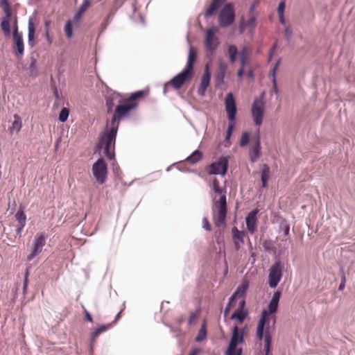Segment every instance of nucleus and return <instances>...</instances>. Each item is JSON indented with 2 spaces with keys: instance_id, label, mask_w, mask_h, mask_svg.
<instances>
[{
  "instance_id": "obj_1",
  "label": "nucleus",
  "mask_w": 355,
  "mask_h": 355,
  "mask_svg": "<svg viewBox=\"0 0 355 355\" xmlns=\"http://www.w3.org/2000/svg\"><path fill=\"white\" fill-rule=\"evenodd\" d=\"M210 188L216 194L220 196L217 201L214 200L212 209L214 212L216 211L218 223L223 225L225 223L227 212L225 189L220 187V182L216 178L212 180Z\"/></svg>"
},
{
  "instance_id": "obj_2",
  "label": "nucleus",
  "mask_w": 355,
  "mask_h": 355,
  "mask_svg": "<svg viewBox=\"0 0 355 355\" xmlns=\"http://www.w3.org/2000/svg\"><path fill=\"white\" fill-rule=\"evenodd\" d=\"M271 311V309H263L261 312V317L259 320L257 327V337L259 340H264V351L265 355H270L271 352L272 336L270 334L268 327H266L268 322L269 315L275 313Z\"/></svg>"
},
{
  "instance_id": "obj_3",
  "label": "nucleus",
  "mask_w": 355,
  "mask_h": 355,
  "mask_svg": "<svg viewBox=\"0 0 355 355\" xmlns=\"http://www.w3.org/2000/svg\"><path fill=\"white\" fill-rule=\"evenodd\" d=\"M137 107V104H130L125 99L119 98L111 119L112 126L119 125V122L124 119V118L129 116L130 112Z\"/></svg>"
},
{
  "instance_id": "obj_4",
  "label": "nucleus",
  "mask_w": 355,
  "mask_h": 355,
  "mask_svg": "<svg viewBox=\"0 0 355 355\" xmlns=\"http://www.w3.org/2000/svg\"><path fill=\"white\" fill-rule=\"evenodd\" d=\"M118 129V125H114L111 126L109 130L107 129L101 133L96 148L98 149H101L103 146L105 148L107 147L114 149Z\"/></svg>"
},
{
  "instance_id": "obj_5",
  "label": "nucleus",
  "mask_w": 355,
  "mask_h": 355,
  "mask_svg": "<svg viewBox=\"0 0 355 355\" xmlns=\"http://www.w3.org/2000/svg\"><path fill=\"white\" fill-rule=\"evenodd\" d=\"M284 265L279 259L275 260L268 272V285L270 288H275L283 276Z\"/></svg>"
},
{
  "instance_id": "obj_6",
  "label": "nucleus",
  "mask_w": 355,
  "mask_h": 355,
  "mask_svg": "<svg viewBox=\"0 0 355 355\" xmlns=\"http://www.w3.org/2000/svg\"><path fill=\"white\" fill-rule=\"evenodd\" d=\"M92 171L99 184H104L107 178L108 168L103 158L98 159L92 165Z\"/></svg>"
},
{
  "instance_id": "obj_7",
  "label": "nucleus",
  "mask_w": 355,
  "mask_h": 355,
  "mask_svg": "<svg viewBox=\"0 0 355 355\" xmlns=\"http://www.w3.org/2000/svg\"><path fill=\"white\" fill-rule=\"evenodd\" d=\"M235 20V10L232 3H226L218 15V23L220 27L225 28L232 25Z\"/></svg>"
},
{
  "instance_id": "obj_8",
  "label": "nucleus",
  "mask_w": 355,
  "mask_h": 355,
  "mask_svg": "<svg viewBox=\"0 0 355 355\" xmlns=\"http://www.w3.org/2000/svg\"><path fill=\"white\" fill-rule=\"evenodd\" d=\"M209 175L225 176L228 171L229 160L228 157L221 156L217 161L211 163L209 165Z\"/></svg>"
},
{
  "instance_id": "obj_9",
  "label": "nucleus",
  "mask_w": 355,
  "mask_h": 355,
  "mask_svg": "<svg viewBox=\"0 0 355 355\" xmlns=\"http://www.w3.org/2000/svg\"><path fill=\"white\" fill-rule=\"evenodd\" d=\"M263 93L259 98H255L252 105V115L257 126H260L263 122L264 114Z\"/></svg>"
},
{
  "instance_id": "obj_10",
  "label": "nucleus",
  "mask_w": 355,
  "mask_h": 355,
  "mask_svg": "<svg viewBox=\"0 0 355 355\" xmlns=\"http://www.w3.org/2000/svg\"><path fill=\"white\" fill-rule=\"evenodd\" d=\"M225 111L229 122H235L237 113L236 101L232 92L227 94L225 99Z\"/></svg>"
},
{
  "instance_id": "obj_11",
  "label": "nucleus",
  "mask_w": 355,
  "mask_h": 355,
  "mask_svg": "<svg viewBox=\"0 0 355 355\" xmlns=\"http://www.w3.org/2000/svg\"><path fill=\"white\" fill-rule=\"evenodd\" d=\"M193 72L184 68L182 71L173 76L170 80V85L175 89H180L184 84L193 76Z\"/></svg>"
},
{
  "instance_id": "obj_12",
  "label": "nucleus",
  "mask_w": 355,
  "mask_h": 355,
  "mask_svg": "<svg viewBox=\"0 0 355 355\" xmlns=\"http://www.w3.org/2000/svg\"><path fill=\"white\" fill-rule=\"evenodd\" d=\"M216 29L214 27L209 28L206 32L205 46L206 49L211 53H214L218 45V38L216 36Z\"/></svg>"
},
{
  "instance_id": "obj_13",
  "label": "nucleus",
  "mask_w": 355,
  "mask_h": 355,
  "mask_svg": "<svg viewBox=\"0 0 355 355\" xmlns=\"http://www.w3.org/2000/svg\"><path fill=\"white\" fill-rule=\"evenodd\" d=\"M244 334H245V329H242L241 330L235 326L233 328V332L232 335L231 340L230 341L227 349L232 350H239V348H237V345L239 344H242L244 343Z\"/></svg>"
},
{
  "instance_id": "obj_14",
  "label": "nucleus",
  "mask_w": 355,
  "mask_h": 355,
  "mask_svg": "<svg viewBox=\"0 0 355 355\" xmlns=\"http://www.w3.org/2000/svg\"><path fill=\"white\" fill-rule=\"evenodd\" d=\"M211 73L208 64H206L204 73L201 77L200 86L198 88V94L200 96H205L207 87L210 85Z\"/></svg>"
},
{
  "instance_id": "obj_15",
  "label": "nucleus",
  "mask_w": 355,
  "mask_h": 355,
  "mask_svg": "<svg viewBox=\"0 0 355 355\" xmlns=\"http://www.w3.org/2000/svg\"><path fill=\"white\" fill-rule=\"evenodd\" d=\"M249 159L251 162H256L261 155V137L259 128H258L255 137L254 145L249 150Z\"/></svg>"
},
{
  "instance_id": "obj_16",
  "label": "nucleus",
  "mask_w": 355,
  "mask_h": 355,
  "mask_svg": "<svg viewBox=\"0 0 355 355\" xmlns=\"http://www.w3.org/2000/svg\"><path fill=\"white\" fill-rule=\"evenodd\" d=\"M13 40V50L16 57L21 58L24 53V42L23 35H14Z\"/></svg>"
},
{
  "instance_id": "obj_17",
  "label": "nucleus",
  "mask_w": 355,
  "mask_h": 355,
  "mask_svg": "<svg viewBox=\"0 0 355 355\" xmlns=\"http://www.w3.org/2000/svg\"><path fill=\"white\" fill-rule=\"evenodd\" d=\"M258 209H254L248 213L245 218L246 226L249 232H254L257 222Z\"/></svg>"
},
{
  "instance_id": "obj_18",
  "label": "nucleus",
  "mask_w": 355,
  "mask_h": 355,
  "mask_svg": "<svg viewBox=\"0 0 355 355\" xmlns=\"http://www.w3.org/2000/svg\"><path fill=\"white\" fill-rule=\"evenodd\" d=\"M111 326H112V324H102L94 330V331L92 334L90 348H89V352H90L91 355H93V352H94L93 344L95 343L96 338L101 333L107 331L110 328Z\"/></svg>"
},
{
  "instance_id": "obj_19",
  "label": "nucleus",
  "mask_w": 355,
  "mask_h": 355,
  "mask_svg": "<svg viewBox=\"0 0 355 355\" xmlns=\"http://www.w3.org/2000/svg\"><path fill=\"white\" fill-rule=\"evenodd\" d=\"M91 6L90 0H83L82 4L78 9L77 12L73 16V22L76 25H79L82 15L85 12L88 8Z\"/></svg>"
},
{
  "instance_id": "obj_20",
  "label": "nucleus",
  "mask_w": 355,
  "mask_h": 355,
  "mask_svg": "<svg viewBox=\"0 0 355 355\" xmlns=\"http://www.w3.org/2000/svg\"><path fill=\"white\" fill-rule=\"evenodd\" d=\"M119 98H122L119 93L113 92L110 95L105 98V105L107 108V112L111 113L113 111V108L115 105L116 101H119Z\"/></svg>"
},
{
  "instance_id": "obj_21",
  "label": "nucleus",
  "mask_w": 355,
  "mask_h": 355,
  "mask_svg": "<svg viewBox=\"0 0 355 355\" xmlns=\"http://www.w3.org/2000/svg\"><path fill=\"white\" fill-rule=\"evenodd\" d=\"M28 44L31 48L35 44V26L31 18L28 23Z\"/></svg>"
},
{
  "instance_id": "obj_22",
  "label": "nucleus",
  "mask_w": 355,
  "mask_h": 355,
  "mask_svg": "<svg viewBox=\"0 0 355 355\" xmlns=\"http://www.w3.org/2000/svg\"><path fill=\"white\" fill-rule=\"evenodd\" d=\"M196 58H197L196 50L194 48L190 46L187 64L184 68L193 73L194 63L196 60Z\"/></svg>"
},
{
  "instance_id": "obj_23",
  "label": "nucleus",
  "mask_w": 355,
  "mask_h": 355,
  "mask_svg": "<svg viewBox=\"0 0 355 355\" xmlns=\"http://www.w3.org/2000/svg\"><path fill=\"white\" fill-rule=\"evenodd\" d=\"M281 295L282 291L280 290H277L273 293L268 306V309H271V311L277 312Z\"/></svg>"
},
{
  "instance_id": "obj_24",
  "label": "nucleus",
  "mask_w": 355,
  "mask_h": 355,
  "mask_svg": "<svg viewBox=\"0 0 355 355\" xmlns=\"http://www.w3.org/2000/svg\"><path fill=\"white\" fill-rule=\"evenodd\" d=\"M270 169L268 164H263L261 170V181L263 188L268 187V182L270 178Z\"/></svg>"
},
{
  "instance_id": "obj_25",
  "label": "nucleus",
  "mask_w": 355,
  "mask_h": 355,
  "mask_svg": "<svg viewBox=\"0 0 355 355\" xmlns=\"http://www.w3.org/2000/svg\"><path fill=\"white\" fill-rule=\"evenodd\" d=\"M227 66L226 64L220 62L218 65V73L216 75L215 79L218 86H220L224 83V78L225 72L227 71Z\"/></svg>"
},
{
  "instance_id": "obj_26",
  "label": "nucleus",
  "mask_w": 355,
  "mask_h": 355,
  "mask_svg": "<svg viewBox=\"0 0 355 355\" xmlns=\"http://www.w3.org/2000/svg\"><path fill=\"white\" fill-rule=\"evenodd\" d=\"M37 63V59L33 55H31L30 57V64L27 67V69L28 70L29 76L37 77L38 76L39 72Z\"/></svg>"
},
{
  "instance_id": "obj_27",
  "label": "nucleus",
  "mask_w": 355,
  "mask_h": 355,
  "mask_svg": "<svg viewBox=\"0 0 355 355\" xmlns=\"http://www.w3.org/2000/svg\"><path fill=\"white\" fill-rule=\"evenodd\" d=\"M248 315V310H239L236 309L231 315V319L242 323Z\"/></svg>"
},
{
  "instance_id": "obj_28",
  "label": "nucleus",
  "mask_w": 355,
  "mask_h": 355,
  "mask_svg": "<svg viewBox=\"0 0 355 355\" xmlns=\"http://www.w3.org/2000/svg\"><path fill=\"white\" fill-rule=\"evenodd\" d=\"M202 152L197 149L185 159V162L194 164L198 162L202 158Z\"/></svg>"
},
{
  "instance_id": "obj_29",
  "label": "nucleus",
  "mask_w": 355,
  "mask_h": 355,
  "mask_svg": "<svg viewBox=\"0 0 355 355\" xmlns=\"http://www.w3.org/2000/svg\"><path fill=\"white\" fill-rule=\"evenodd\" d=\"M145 94V91L144 90H138L135 92H133L130 94V96L125 98V100L127 101V103H135L138 105L137 101L140 98H141Z\"/></svg>"
},
{
  "instance_id": "obj_30",
  "label": "nucleus",
  "mask_w": 355,
  "mask_h": 355,
  "mask_svg": "<svg viewBox=\"0 0 355 355\" xmlns=\"http://www.w3.org/2000/svg\"><path fill=\"white\" fill-rule=\"evenodd\" d=\"M248 287L249 282L246 280L243 281L241 284L236 288V291L234 292V294L237 297H242L245 295Z\"/></svg>"
},
{
  "instance_id": "obj_31",
  "label": "nucleus",
  "mask_w": 355,
  "mask_h": 355,
  "mask_svg": "<svg viewBox=\"0 0 355 355\" xmlns=\"http://www.w3.org/2000/svg\"><path fill=\"white\" fill-rule=\"evenodd\" d=\"M46 239L47 235L44 232H37L34 237L33 244L43 248L45 245Z\"/></svg>"
},
{
  "instance_id": "obj_32",
  "label": "nucleus",
  "mask_w": 355,
  "mask_h": 355,
  "mask_svg": "<svg viewBox=\"0 0 355 355\" xmlns=\"http://www.w3.org/2000/svg\"><path fill=\"white\" fill-rule=\"evenodd\" d=\"M15 217L18 222L19 225H26V216L24 213V207L20 206L17 211Z\"/></svg>"
},
{
  "instance_id": "obj_33",
  "label": "nucleus",
  "mask_w": 355,
  "mask_h": 355,
  "mask_svg": "<svg viewBox=\"0 0 355 355\" xmlns=\"http://www.w3.org/2000/svg\"><path fill=\"white\" fill-rule=\"evenodd\" d=\"M0 6L2 8L4 13V18H11L12 17V9L8 0H1Z\"/></svg>"
},
{
  "instance_id": "obj_34",
  "label": "nucleus",
  "mask_w": 355,
  "mask_h": 355,
  "mask_svg": "<svg viewBox=\"0 0 355 355\" xmlns=\"http://www.w3.org/2000/svg\"><path fill=\"white\" fill-rule=\"evenodd\" d=\"M228 54L230 57V61L232 63H234L237 59L238 49L234 44H231L228 46Z\"/></svg>"
},
{
  "instance_id": "obj_35",
  "label": "nucleus",
  "mask_w": 355,
  "mask_h": 355,
  "mask_svg": "<svg viewBox=\"0 0 355 355\" xmlns=\"http://www.w3.org/2000/svg\"><path fill=\"white\" fill-rule=\"evenodd\" d=\"M43 248L41 247L33 244V248L31 252L28 254L26 259L28 261H31L33 259H35L37 255H39L42 252Z\"/></svg>"
},
{
  "instance_id": "obj_36",
  "label": "nucleus",
  "mask_w": 355,
  "mask_h": 355,
  "mask_svg": "<svg viewBox=\"0 0 355 355\" xmlns=\"http://www.w3.org/2000/svg\"><path fill=\"white\" fill-rule=\"evenodd\" d=\"M206 336H207L206 323H205V322H204L202 324L200 329L198 330V334H197L196 337L195 338V340L196 342H201L205 339Z\"/></svg>"
},
{
  "instance_id": "obj_37",
  "label": "nucleus",
  "mask_w": 355,
  "mask_h": 355,
  "mask_svg": "<svg viewBox=\"0 0 355 355\" xmlns=\"http://www.w3.org/2000/svg\"><path fill=\"white\" fill-rule=\"evenodd\" d=\"M10 18H3L1 21V28L5 35H10Z\"/></svg>"
},
{
  "instance_id": "obj_38",
  "label": "nucleus",
  "mask_w": 355,
  "mask_h": 355,
  "mask_svg": "<svg viewBox=\"0 0 355 355\" xmlns=\"http://www.w3.org/2000/svg\"><path fill=\"white\" fill-rule=\"evenodd\" d=\"M232 233L234 241H239L241 243H244V231L239 230L236 227H234L232 228Z\"/></svg>"
},
{
  "instance_id": "obj_39",
  "label": "nucleus",
  "mask_w": 355,
  "mask_h": 355,
  "mask_svg": "<svg viewBox=\"0 0 355 355\" xmlns=\"http://www.w3.org/2000/svg\"><path fill=\"white\" fill-rule=\"evenodd\" d=\"M112 19V14L109 13L101 24L99 35L101 34H102L106 30L108 25L111 23Z\"/></svg>"
},
{
  "instance_id": "obj_40",
  "label": "nucleus",
  "mask_w": 355,
  "mask_h": 355,
  "mask_svg": "<svg viewBox=\"0 0 355 355\" xmlns=\"http://www.w3.org/2000/svg\"><path fill=\"white\" fill-rule=\"evenodd\" d=\"M22 126V121L21 117L18 114L14 115V121L12 123V126L10 127V130H15L17 132H19Z\"/></svg>"
},
{
  "instance_id": "obj_41",
  "label": "nucleus",
  "mask_w": 355,
  "mask_h": 355,
  "mask_svg": "<svg viewBox=\"0 0 355 355\" xmlns=\"http://www.w3.org/2000/svg\"><path fill=\"white\" fill-rule=\"evenodd\" d=\"M235 124H236L235 122H229V124L227 126L225 141L229 145L230 144V139H231Z\"/></svg>"
},
{
  "instance_id": "obj_42",
  "label": "nucleus",
  "mask_w": 355,
  "mask_h": 355,
  "mask_svg": "<svg viewBox=\"0 0 355 355\" xmlns=\"http://www.w3.org/2000/svg\"><path fill=\"white\" fill-rule=\"evenodd\" d=\"M73 23H74L73 20L71 21L69 19V20L67 21L65 26H64V32H65L66 36L68 38H71L73 35Z\"/></svg>"
},
{
  "instance_id": "obj_43",
  "label": "nucleus",
  "mask_w": 355,
  "mask_h": 355,
  "mask_svg": "<svg viewBox=\"0 0 355 355\" xmlns=\"http://www.w3.org/2000/svg\"><path fill=\"white\" fill-rule=\"evenodd\" d=\"M69 110L67 107H62L60 112L58 119L60 122L67 121L69 115Z\"/></svg>"
},
{
  "instance_id": "obj_44",
  "label": "nucleus",
  "mask_w": 355,
  "mask_h": 355,
  "mask_svg": "<svg viewBox=\"0 0 355 355\" xmlns=\"http://www.w3.org/2000/svg\"><path fill=\"white\" fill-rule=\"evenodd\" d=\"M247 60H248V50H247V48L245 46H244L241 51V68L245 69L246 63H247Z\"/></svg>"
},
{
  "instance_id": "obj_45",
  "label": "nucleus",
  "mask_w": 355,
  "mask_h": 355,
  "mask_svg": "<svg viewBox=\"0 0 355 355\" xmlns=\"http://www.w3.org/2000/svg\"><path fill=\"white\" fill-rule=\"evenodd\" d=\"M250 141V134L248 132L245 131L242 133L241 138L240 140V146H245Z\"/></svg>"
},
{
  "instance_id": "obj_46",
  "label": "nucleus",
  "mask_w": 355,
  "mask_h": 355,
  "mask_svg": "<svg viewBox=\"0 0 355 355\" xmlns=\"http://www.w3.org/2000/svg\"><path fill=\"white\" fill-rule=\"evenodd\" d=\"M217 9V6L211 3L209 7L207 9L206 12L204 14L205 18L207 19L211 17Z\"/></svg>"
},
{
  "instance_id": "obj_47",
  "label": "nucleus",
  "mask_w": 355,
  "mask_h": 355,
  "mask_svg": "<svg viewBox=\"0 0 355 355\" xmlns=\"http://www.w3.org/2000/svg\"><path fill=\"white\" fill-rule=\"evenodd\" d=\"M103 151L105 157L110 159L112 160L115 158V152L114 149L110 148H105L103 147Z\"/></svg>"
},
{
  "instance_id": "obj_48",
  "label": "nucleus",
  "mask_w": 355,
  "mask_h": 355,
  "mask_svg": "<svg viewBox=\"0 0 355 355\" xmlns=\"http://www.w3.org/2000/svg\"><path fill=\"white\" fill-rule=\"evenodd\" d=\"M279 63H280V59H279L276 62V63L275 64V65H274L273 68L272 69L271 72L270 73V75L272 77V83L277 82L276 72H277V67H278Z\"/></svg>"
},
{
  "instance_id": "obj_49",
  "label": "nucleus",
  "mask_w": 355,
  "mask_h": 355,
  "mask_svg": "<svg viewBox=\"0 0 355 355\" xmlns=\"http://www.w3.org/2000/svg\"><path fill=\"white\" fill-rule=\"evenodd\" d=\"M256 17L252 16L250 17V19L248 21H245V24L247 27H250L251 28H254L255 27V21H256Z\"/></svg>"
},
{
  "instance_id": "obj_50",
  "label": "nucleus",
  "mask_w": 355,
  "mask_h": 355,
  "mask_svg": "<svg viewBox=\"0 0 355 355\" xmlns=\"http://www.w3.org/2000/svg\"><path fill=\"white\" fill-rule=\"evenodd\" d=\"M22 35V33L19 31L17 19L16 18L14 21L13 26H12V36H14V35L16 36V35Z\"/></svg>"
},
{
  "instance_id": "obj_51",
  "label": "nucleus",
  "mask_w": 355,
  "mask_h": 355,
  "mask_svg": "<svg viewBox=\"0 0 355 355\" xmlns=\"http://www.w3.org/2000/svg\"><path fill=\"white\" fill-rule=\"evenodd\" d=\"M202 227L207 231L211 230V226L206 217L202 218Z\"/></svg>"
},
{
  "instance_id": "obj_52",
  "label": "nucleus",
  "mask_w": 355,
  "mask_h": 355,
  "mask_svg": "<svg viewBox=\"0 0 355 355\" xmlns=\"http://www.w3.org/2000/svg\"><path fill=\"white\" fill-rule=\"evenodd\" d=\"M247 28L245 19L242 17L239 26V32L240 34L243 33Z\"/></svg>"
},
{
  "instance_id": "obj_53",
  "label": "nucleus",
  "mask_w": 355,
  "mask_h": 355,
  "mask_svg": "<svg viewBox=\"0 0 355 355\" xmlns=\"http://www.w3.org/2000/svg\"><path fill=\"white\" fill-rule=\"evenodd\" d=\"M243 351L241 348H239V350H232L227 349L226 351V355H242Z\"/></svg>"
},
{
  "instance_id": "obj_54",
  "label": "nucleus",
  "mask_w": 355,
  "mask_h": 355,
  "mask_svg": "<svg viewBox=\"0 0 355 355\" xmlns=\"http://www.w3.org/2000/svg\"><path fill=\"white\" fill-rule=\"evenodd\" d=\"M280 229L282 230L284 236H288L290 232V226L287 224H281Z\"/></svg>"
},
{
  "instance_id": "obj_55",
  "label": "nucleus",
  "mask_w": 355,
  "mask_h": 355,
  "mask_svg": "<svg viewBox=\"0 0 355 355\" xmlns=\"http://www.w3.org/2000/svg\"><path fill=\"white\" fill-rule=\"evenodd\" d=\"M167 327L170 329L171 333L175 334V336L178 338L180 336L181 331L180 329H174L172 325L165 324Z\"/></svg>"
},
{
  "instance_id": "obj_56",
  "label": "nucleus",
  "mask_w": 355,
  "mask_h": 355,
  "mask_svg": "<svg viewBox=\"0 0 355 355\" xmlns=\"http://www.w3.org/2000/svg\"><path fill=\"white\" fill-rule=\"evenodd\" d=\"M284 35L286 41L288 42L292 36V30L289 27H286L284 29Z\"/></svg>"
},
{
  "instance_id": "obj_57",
  "label": "nucleus",
  "mask_w": 355,
  "mask_h": 355,
  "mask_svg": "<svg viewBox=\"0 0 355 355\" xmlns=\"http://www.w3.org/2000/svg\"><path fill=\"white\" fill-rule=\"evenodd\" d=\"M286 4L285 2L282 1L279 3L278 7H277V13L278 14H284V10H285Z\"/></svg>"
},
{
  "instance_id": "obj_58",
  "label": "nucleus",
  "mask_w": 355,
  "mask_h": 355,
  "mask_svg": "<svg viewBox=\"0 0 355 355\" xmlns=\"http://www.w3.org/2000/svg\"><path fill=\"white\" fill-rule=\"evenodd\" d=\"M237 296L234 295V293L231 295V297L229 298L227 305L228 306H234L236 304V298Z\"/></svg>"
},
{
  "instance_id": "obj_59",
  "label": "nucleus",
  "mask_w": 355,
  "mask_h": 355,
  "mask_svg": "<svg viewBox=\"0 0 355 355\" xmlns=\"http://www.w3.org/2000/svg\"><path fill=\"white\" fill-rule=\"evenodd\" d=\"M83 313L85 315V320L89 322H92L93 321V318L92 315L85 309L83 306Z\"/></svg>"
},
{
  "instance_id": "obj_60",
  "label": "nucleus",
  "mask_w": 355,
  "mask_h": 355,
  "mask_svg": "<svg viewBox=\"0 0 355 355\" xmlns=\"http://www.w3.org/2000/svg\"><path fill=\"white\" fill-rule=\"evenodd\" d=\"M340 279H341V281H340V283H346V276H345V270H344V268L343 267H340Z\"/></svg>"
},
{
  "instance_id": "obj_61",
  "label": "nucleus",
  "mask_w": 355,
  "mask_h": 355,
  "mask_svg": "<svg viewBox=\"0 0 355 355\" xmlns=\"http://www.w3.org/2000/svg\"><path fill=\"white\" fill-rule=\"evenodd\" d=\"M245 300H242L239 302V308L237 309L239 310H247L245 309Z\"/></svg>"
},
{
  "instance_id": "obj_62",
  "label": "nucleus",
  "mask_w": 355,
  "mask_h": 355,
  "mask_svg": "<svg viewBox=\"0 0 355 355\" xmlns=\"http://www.w3.org/2000/svg\"><path fill=\"white\" fill-rule=\"evenodd\" d=\"M225 1V0H211V3L217 6L218 8Z\"/></svg>"
},
{
  "instance_id": "obj_63",
  "label": "nucleus",
  "mask_w": 355,
  "mask_h": 355,
  "mask_svg": "<svg viewBox=\"0 0 355 355\" xmlns=\"http://www.w3.org/2000/svg\"><path fill=\"white\" fill-rule=\"evenodd\" d=\"M24 227H25V225H24L18 224L17 227L15 230L16 235H19V236H21V232Z\"/></svg>"
},
{
  "instance_id": "obj_64",
  "label": "nucleus",
  "mask_w": 355,
  "mask_h": 355,
  "mask_svg": "<svg viewBox=\"0 0 355 355\" xmlns=\"http://www.w3.org/2000/svg\"><path fill=\"white\" fill-rule=\"evenodd\" d=\"M196 317L197 316L195 313H191L189 318V324H191L196 319Z\"/></svg>"
}]
</instances>
